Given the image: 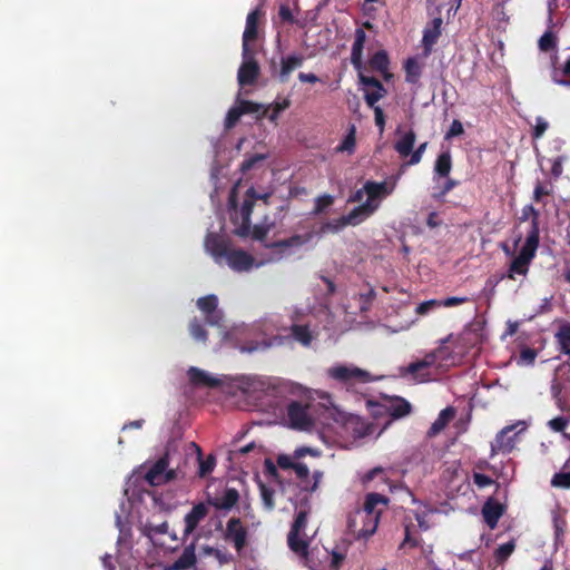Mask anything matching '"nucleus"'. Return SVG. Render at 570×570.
Masks as SVG:
<instances>
[{"label": "nucleus", "instance_id": "nucleus-1", "mask_svg": "<svg viewBox=\"0 0 570 570\" xmlns=\"http://www.w3.org/2000/svg\"><path fill=\"white\" fill-rule=\"evenodd\" d=\"M269 197L271 194H258L254 187H249L245 193L244 202L238 210L236 190L235 188L232 190L228 204L230 207V220L236 226L234 229L235 235L239 237H247L250 227V215L253 213L255 202L257 199H262L267 205Z\"/></svg>", "mask_w": 570, "mask_h": 570}, {"label": "nucleus", "instance_id": "nucleus-2", "mask_svg": "<svg viewBox=\"0 0 570 570\" xmlns=\"http://www.w3.org/2000/svg\"><path fill=\"white\" fill-rule=\"evenodd\" d=\"M289 336L276 335L267 340L262 341H248L239 346V351L243 353H254L266 351L272 346L283 345L291 337L298 342L303 346H309L313 341L312 332L308 325L293 324L289 327Z\"/></svg>", "mask_w": 570, "mask_h": 570}, {"label": "nucleus", "instance_id": "nucleus-3", "mask_svg": "<svg viewBox=\"0 0 570 570\" xmlns=\"http://www.w3.org/2000/svg\"><path fill=\"white\" fill-rule=\"evenodd\" d=\"M540 238L534 236H525L519 254L511 261L505 277L515 281L517 276H527L530 265L535 257L539 248Z\"/></svg>", "mask_w": 570, "mask_h": 570}, {"label": "nucleus", "instance_id": "nucleus-4", "mask_svg": "<svg viewBox=\"0 0 570 570\" xmlns=\"http://www.w3.org/2000/svg\"><path fill=\"white\" fill-rule=\"evenodd\" d=\"M307 525V512L301 510L291 527V530L287 535V543L289 549L299 557L306 558L308 554V546L309 542L303 538H301V533L305 530Z\"/></svg>", "mask_w": 570, "mask_h": 570}, {"label": "nucleus", "instance_id": "nucleus-5", "mask_svg": "<svg viewBox=\"0 0 570 570\" xmlns=\"http://www.w3.org/2000/svg\"><path fill=\"white\" fill-rule=\"evenodd\" d=\"M288 426L298 431H308L314 426V420L309 414V405L299 401H291L286 405Z\"/></svg>", "mask_w": 570, "mask_h": 570}, {"label": "nucleus", "instance_id": "nucleus-6", "mask_svg": "<svg viewBox=\"0 0 570 570\" xmlns=\"http://www.w3.org/2000/svg\"><path fill=\"white\" fill-rule=\"evenodd\" d=\"M304 61V55L296 52L283 56L279 61V67L276 61L272 59L269 62L271 75L279 82L286 83L289 80L292 72L302 67Z\"/></svg>", "mask_w": 570, "mask_h": 570}, {"label": "nucleus", "instance_id": "nucleus-7", "mask_svg": "<svg viewBox=\"0 0 570 570\" xmlns=\"http://www.w3.org/2000/svg\"><path fill=\"white\" fill-rule=\"evenodd\" d=\"M169 454L166 452L147 471L145 479L150 485H160L178 478L175 469H168Z\"/></svg>", "mask_w": 570, "mask_h": 570}, {"label": "nucleus", "instance_id": "nucleus-8", "mask_svg": "<svg viewBox=\"0 0 570 570\" xmlns=\"http://www.w3.org/2000/svg\"><path fill=\"white\" fill-rule=\"evenodd\" d=\"M224 539L233 544L238 556H242L248 543V531L239 518L233 517L227 521Z\"/></svg>", "mask_w": 570, "mask_h": 570}, {"label": "nucleus", "instance_id": "nucleus-9", "mask_svg": "<svg viewBox=\"0 0 570 570\" xmlns=\"http://www.w3.org/2000/svg\"><path fill=\"white\" fill-rule=\"evenodd\" d=\"M313 238V233L308 232L305 234H295L286 239H281L276 242L264 243V247L271 249L273 254H275L278 258L284 256H288L293 253L294 248H299L311 242Z\"/></svg>", "mask_w": 570, "mask_h": 570}, {"label": "nucleus", "instance_id": "nucleus-10", "mask_svg": "<svg viewBox=\"0 0 570 570\" xmlns=\"http://www.w3.org/2000/svg\"><path fill=\"white\" fill-rule=\"evenodd\" d=\"M400 176L401 174L391 176L389 180L381 183L372 180L366 181L363 189L367 195V202L371 204L372 200L391 195L396 187Z\"/></svg>", "mask_w": 570, "mask_h": 570}, {"label": "nucleus", "instance_id": "nucleus-11", "mask_svg": "<svg viewBox=\"0 0 570 570\" xmlns=\"http://www.w3.org/2000/svg\"><path fill=\"white\" fill-rule=\"evenodd\" d=\"M243 58L244 61L237 73V80L242 87L254 85L259 76V65L254 57L249 56L248 52L246 57L243 56Z\"/></svg>", "mask_w": 570, "mask_h": 570}, {"label": "nucleus", "instance_id": "nucleus-12", "mask_svg": "<svg viewBox=\"0 0 570 570\" xmlns=\"http://www.w3.org/2000/svg\"><path fill=\"white\" fill-rule=\"evenodd\" d=\"M381 407L394 420L405 417L412 412L411 403L401 396L384 399Z\"/></svg>", "mask_w": 570, "mask_h": 570}, {"label": "nucleus", "instance_id": "nucleus-13", "mask_svg": "<svg viewBox=\"0 0 570 570\" xmlns=\"http://www.w3.org/2000/svg\"><path fill=\"white\" fill-rule=\"evenodd\" d=\"M197 307L205 314L206 322L210 325H219L223 318L222 312L218 311V299L216 295L210 294L198 298Z\"/></svg>", "mask_w": 570, "mask_h": 570}, {"label": "nucleus", "instance_id": "nucleus-14", "mask_svg": "<svg viewBox=\"0 0 570 570\" xmlns=\"http://www.w3.org/2000/svg\"><path fill=\"white\" fill-rule=\"evenodd\" d=\"M333 379L347 383L351 381L367 382L370 374L358 367L336 366L330 370Z\"/></svg>", "mask_w": 570, "mask_h": 570}, {"label": "nucleus", "instance_id": "nucleus-15", "mask_svg": "<svg viewBox=\"0 0 570 570\" xmlns=\"http://www.w3.org/2000/svg\"><path fill=\"white\" fill-rule=\"evenodd\" d=\"M389 499L380 493L372 492L365 497L363 511L361 517H381L384 508L387 507Z\"/></svg>", "mask_w": 570, "mask_h": 570}, {"label": "nucleus", "instance_id": "nucleus-16", "mask_svg": "<svg viewBox=\"0 0 570 570\" xmlns=\"http://www.w3.org/2000/svg\"><path fill=\"white\" fill-rule=\"evenodd\" d=\"M225 262L235 272H246L253 267L254 257L243 249L232 248Z\"/></svg>", "mask_w": 570, "mask_h": 570}, {"label": "nucleus", "instance_id": "nucleus-17", "mask_svg": "<svg viewBox=\"0 0 570 570\" xmlns=\"http://www.w3.org/2000/svg\"><path fill=\"white\" fill-rule=\"evenodd\" d=\"M262 14V11L257 8L250 11L246 18V27L243 33V56L249 51L248 43L250 41L256 40L258 35V19Z\"/></svg>", "mask_w": 570, "mask_h": 570}, {"label": "nucleus", "instance_id": "nucleus-18", "mask_svg": "<svg viewBox=\"0 0 570 570\" xmlns=\"http://www.w3.org/2000/svg\"><path fill=\"white\" fill-rule=\"evenodd\" d=\"M505 512V507L490 498L482 507V517L487 525L493 530L497 528L500 518Z\"/></svg>", "mask_w": 570, "mask_h": 570}, {"label": "nucleus", "instance_id": "nucleus-19", "mask_svg": "<svg viewBox=\"0 0 570 570\" xmlns=\"http://www.w3.org/2000/svg\"><path fill=\"white\" fill-rule=\"evenodd\" d=\"M435 355L433 353L425 355L423 360L412 362L407 365L404 373L413 375L415 379L425 382L430 380L429 368L435 363Z\"/></svg>", "mask_w": 570, "mask_h": 570}, {"label": "nucleus", "instance_id": "nucleus-20", "mask_svg": "<svg viewBox=\"0 0 570 570\" xmlns=\"http://www.w3.org/2000/svg\"><path fill=\"white\" fill-rule=\"evenodd\" d=\"M208 513L207 505L203 502L193 507V509L185 515V529L183 533V539L191 534L195 529L198 527L199 522L205 519Z\"/></svg>", "mask_w": 570, "mask_h": 570}, {"label": "nucleus", "instance_id": "nucleus-21", "mask_svg": "<svg viewBox=\"0 0 570 570\" xmlns=\"http://www.w3.org/2000/svg\"><path fill=\"white\" fill-rule=\"evenodd\" d=\"M207 250L214 257L215 262L222 264L226 259L232 248L228 243L219 238L217 235L209 234L205 242Z\"/></svg>", "mask_w": 570, "mask_h": 570}, {"label": "nucleus", "instance_id": "nucleus-22", "mask_svg": "<svg viewBox=\"0 0 570 570\" xmlns=\"http://www.w3.org/2000/svg\"><path fill=\"white\" fill-rule=\"evenodd\" d=\"M442 23V18L436 17L425 27L422 38L425 56L431 53L432 47L438 42V39L441 36Z\"/></svg>", "mask_w": 570, "mask_h": 570}, {"label": "nucleus", "instance_id": "nucleus-23", "mask_svg": "<svg viewBox=\"0 0 570 570\" xmlns=\"http://www.w3.org/2000/svg\"><path fill=\"white\" fill-rule=\"evenodd\" d=\"M366 41V33L362 28H357L354 33V42L351 52V63L355 70L363 69V50Z\"/></svg>", "mask_w": 570, "mask_h": 570}, {"label": "nucleus", "instance_id": "nucleus-24", "mask_svg": "<svg viewBox=\"0 0 570 570\" xmlns=\"http://www.w3.org/2000/svg\"><path fill=\"white\" fill-rule=\"evenodd\" d=\"M239 500V493L234 488H228L222 497L208 498L207 504L217 510H230Z\"/></svg>", "mask_w": 570, "mask_h": 570}, {"label": "nucleus", "instance_id": "nucleus-25", "mask_svg": "<svg viewBox=\"0 0 570 570\" xmlns=\"http://www.w3.org/2000/svg\"><path fill=\"white\" fill-rule=\"evenodd\" d=\"M539 217L540 213L532 205H525L521 210V216L519 217L520 222H525L528 219L531 220L530 229L527 233V236H534V238H540V229H539Z\"/></svg>", "mask_w": 570, "mask_h": 570}, {"label": "nucleus", "instance_id": "nucleus-26", "mask_svg": "<svg viewBox=\"0 0 570 570\" xmlns=\"http://www.w3.org/2000/svg\"><path fill=\"white\" fill-rule=\"evenodd\" d=\"M188 379L195 386L215 387L219 385V380L209 376L205 371L191 366L188 372Z\"/></svg>", "mask_w": 570, "mask_h": 570}, {"label": "nucleus", "instance_id": "nucleus-27", "mask_svg": "<svg viewBox=\"0 0 570 570\" xmlns=\"http://www.w3.org/2000/svg\"><path fill=\"white\" fill-rule=\"evenodd\" d=\"M196 563L195 543L186 546L180 557L173 563V570H187Z\"/></svg>", "mask_w": 570, "mask_h": 570}, {"label": "nucleus", "instance_id": "nucleus-28", "mask_svg": "<svg viewBox=\"0 0 570 570\" xmlns=\"http://www.w3.org/2000/svg\"><path fill=\"white\" fill-rule=\"evenodd\" d=\"M375 209H376V206H372L368 202H366V203L355 207L347 215H344V216L350 225L355 226V225L362 223Z\"/></svg>", "mask_w": 570, "mask_h": 570}, {"label": "nucleus", "instance_id": "nucleus-29", "mask_svg": "<svg viewBox=\"0 0 570 570\" xmlns=\"http://www.w3.org/2000/svg\"><path fill=\"white\" fill-rule=\"evenodd\" d=\"M415 140V132L413 130H410L394 144V149L399 153L401 157H407L412 153Z\"/></svg>", "mask_w": 570, "mask_h": 570}, {"label": "nucleus", "instance_id": "nucleus-30", "mask_svg": "<svg viewBox=\"0 0 570 570\" xmlns=\"http://www.w3.org/2000/svg\"><path fill=\"white\" fill-rule=\"evenodd\" d=\"M191 445L197 451V459H198V463H199L198 475L200 478H205L206 475L212 473V471L214 470V468L216 465V458L213 454H209L206 459H203L200 448L196 443H191Z\"/></svg>", "mask_w": 570, "mask_h": 570}, {"label": "nucleus", "instance_id": "nucleus-31", "mask_svg": "<svg viewBox=\"0 0 570 570\" xmlns=\"http://www.w3.org/2000/svg\"><path fill=\"white\" fill-rule=\"evenodd\" d=\"M404 70H405V80L407 82L413 83V85L419 82L421 75H422V68L416 58H414V57L409 58L405 61Z\"/></svg>", "mask_w": 570, "mask_h": 570}, {"label": "nucleus", "instance_id": "nucleus-32", "mask_svg": "<svg viewBox=\"0 0 570 570\" xmlns=\"http://www.w3.org/2000/svg\"><path fill=\"white\" fill-rule=\"evenodd\" d=\"M291 105L289 99L283 101H275L273 105L264 107L262 115L258 118L266 117L269 121L275 122L282 111L287 109Z\"/></svg>", "mask_w": 570, "mask_h": 570}, {"label": "nucleus", "instance_id": "nucleus-33", "mask_svg": "<svg viewBox=\"0 0 570 570\" xmlns=\"http://www.w3.org/2000/svg\"><path fill=\"white\" fill-rule=\"evenodd\" d=\"M451 169H452L451 153L449 150H445L438 156V158L435 160V165H434V171L440 177H448Z\"/></svg>", "mask_w": 570, "mask_h": 570}, {"label": "nucleus", "instance_id": "nucleus-34", "mask_svg": "<svg viewBox=\"0 0 570 570\" xmlns=\"http://www.w3.org/2000/svg\"><path fill=\"white\" fill-rule=\"evenodd\" d=\"M454 416H455L454 407L448 406V407L443 409L440 412L438 419L433 422V424L431 426L432 433H438V432L442 431L448 425V423L454 419Z\"/></svg>", "mask_w": 570, "mask_h": 570}, {"label": "nucleus", "instance_id": "nucleus-35", "mask_svg": "<svg viewBox=\"0 0 570 570\" xmlns=\"http://www.w3.org/2000/svg\"><path fill=\"white\" fill-rule=\"evenodd\" d=\"M203 551L217 560L219 564H228L234 562V556L226 548L219 549L206 546L203 548Z\"/></svg>", "mask_w": 570, "mask_h": 570}, {"label": "nucleus", "instance_id": "nucleus-36", "mask_svg": "<svg viewBox=\"0 0 570 570\" xmlns=\"http://www.w3.org/2000/svg\"><path fill=\"white\" fill-rule=\"evenodd\" d=\"M556 340L563 354H570V323H563L556 333Z\"/></svg>", "mask_w": 570, "mask_h": 570}, {"label": "nucleus", "instance_id": "nucleus-37", "mask_svg": "<svg viewBox=\"0 0 570 570\" xmlns=\"http://www.w3.org/2000/svg\"><path fill=\"white\" fill-rule=\"evenodd\" d=\"M370 67L377 71L384 72L390 67V58L385 50L376 51L370 59Z\"/></svg>", "mask_w": 570, "mask_h": 570}, {"label": "nucleus", "instance_id": "nucleus-38", "mask_svg": "<svg viewBox=\"0 0 570 570\" xmlns=\"http://www.w3.org/2000/svg\"><path fill=\"white\" fill-rule=\"evenodd\" d=\"M356 146V128L352 125L342 142L336 147V151L353 154Z\"/></svg>", "mask_w": 570, "mask_h": 570}, {"label": "nucleus", "instance_id": "nucleus-39", "mask_svg": "<svg viewBox=\"0 0 570 570\" xmlns=\"http://www.w3.org/2000/svg\"><path fill=\"white\" fill-rule=\"evenodd\" d=\"M515 539H511L509 542L503 543L494 551V559L498 564L504 563L515 550Z\"/></svg>", "mask_w": 570, "mask_h": 570}, {"label": "nucleus", "instance_id": "nucleus-40", "mask_svg": "<svg viewBox=\"0 0 570 570\" xmlns=\"http://www.w3.org/2000/svg\"><path fill=\"white\" fill-rule=\"evenodd\" d=\"M352 426L353 436L356 439H363L373 432L371 424L365 423L358 419L348 422L347 428Z\"/></svg>", "mask_w": 570, "mask_h": 570}, {"label": "nucleus", "instance_id": "nucleus-41", "mask_svg": "<svg viewBox=\"0 0 570 570\" xmlns=\"http://www.w3.org/2000/svg\"><path fill=\"white\" fill-rule=\"evenodd\" d=\"M362 519L364 525L362 529H360L357 537L366 539L375 533L380 517H362Z\"/></svg>", "mask_w": 570, "mask_h": 570}, {"label": "nucleus", "instance_id": "nucleus-42", "mask_svg": "<svg viewBox=\"0 0 570 570\" xmlns=\"http://www.w3.org/2000/svg\"><path fill=\"white\" fill-rule=\"evenodd\" d=\"M189 333L193 336L194 340L198 342L205 343L207 341V331L205 330L203 323L197 317H194L189 322Z\"/></svg>", "mask_w": 570, "mask_h": 570}, {"label": "nucleus", "instance_id": "nucleus-43", "mask_svg": "<svg viewBox=\"0 0 570 570\" xmlns=\"http://www.w3.org/2000/svg\"><path fill=\"white\" fill-rule=\"evenodd\" d=\"M273 227L274 223H264L255 225L253 229L249 227V234L247 236L250 235L253 239L264 242Z\"/></svg>", "mask_w": 570, "mask_h": 570}, {"label": "nucleus", "instance_id": "nucleus-44", "mask_svg": "<svg viewBox=\"0 0 570 570\" xmlns=\"http://www.w3.org/2000/svg\"><path fill=\"white\" fill-rule=\"evenodd\" d=\"M557 46V39L553 32L546 31L539 39V48L541 51L549 52Z\"/></svg>", "mask_w": 570, "mask_h": 570}, {"label": "nucleus", "instance_id": "nucleus-45", "mask_svg": "<svg viewBox=\"0 0 570 570\" xmlns=\"http://www.w3.org/2000/svg\"><path fill=\"white\" fill-rule=\"evenodd\" d=\"M347 225H350V224L347 223L345 216H341L337 219L325 223L322 226V232L323 233H326V232L337 233L338 230L343 229Z\"/></svg>", "mask_w": 570, "mask_h": 570}, {"label": "nucleus", "instance_id": "nucleus-46", "mask_svg": "<svg viewBox=\"0 0 570 570\" xmlns=\"http://www.w3.org/2000/svg\"><path fill=\"white\" fill-rule=\"evenodd\" d=\"M551 485L554 488L570 489V471L556 473L552 476Z\"/></svg>", "mask_w": 570, "mask_h": 570}, {"label": "nucleus", "instance_id": "nucleus-47", "mask_svg": "<svg viewBox=\"0 0 570 570\" xmlns=\"http://www.w3.org/2000/svg\"><path fill=\"white\" fill-rule=\"evenodd\" d=\"M261 497L266 510L272 511L275 507L274 503V490L266 487L265 484H261Z\"/></svg>", "mask_w": 570, "mask_h": 570}, {"label": "nucleus", "instance_id": "nucleus-48", "mask_svg": "<svg viewBox=\"0 0 570 570\" xmlns=\"http://www.w3.org/2000/svg\"><path fill=\"white\" fill-rule=\"evenodd\" d=\"M428 147V142L421 144L415 150L412 149L410 159L402 165V169L406 166H414L422 160L423 154Z\"/></svg>", "mask_w": 570, "mask_h": 570}, {"label": "nucleus", "instance_id": "nucleus-49", "mask_svg": "<svg viewBox=\"0 0 570 570\" xmlns=\"http://www.w3.org/2000/svg\"><path fill=\"white\" fill-rule=\"evenodd\" d=\"M242 116L239 106L232 107L226 115L225 127L227 129L235 127Z\"/></svg>", "mask_w": 570, "mask_h": 570}, {"label": "nucleus", "instance_id": "nucleus-50", "mask_svg": "<svg viewBox=\"0 0 570 570\" xmlns=\"http://www.w3.org/2000/svg\"><path fill=\"white\" fill-rule=\"evenodd\" d=\"M386 95V89L383 87V90L375 89L374 91H366L364 95V99L366 105L370 108L377 107L376 102L382 99Z\"/></svg>", "mask_w": 570, "mask_h": 570}, {"label": "nucleus", "instance_id": "nucleus-51", "mask_svg": "<svg viewBox=\"0 0 570 570\" xmlns=\"http://www.w3.org/2000/svg\"><path fill=\"white\" fill-rule=\"evenodd\" d=\"M554 80L562 85H570V57L567 59L563 68L554 71Z\"/></svg>", "mask_w": 570, "mask_h": 570}, {"label": "nucleus", "instance_id": "nucleus-52", "mask_svg": "<svg viewBox=\"0 0 570 570\" xmlns=\"http://www.w3.org/2000/svg\"><path fill=\"white\" fill-rule=\"evenodd\" d=\"M549 128V122L543 117H537L535 124L532 128V138L540 139Z\"/></svg>", "mask_w": 570, "mask_h": 570}, {"label": "nucleus", "instance_id": "nucleus-53", "mask_svg": "<svg viewBox=\"0 0 570 570\" xmlns=\"http://www.w3.org/2000/svg\"><path fill=\"white\" fill-rule=\"evenodd\" d=\"M238 106H239L243 115L256 114V112H259L261 110L262 111L264 110L263 105L250 101V100H240Z\"/></svg>", "mask_w": 570, "mask_h": 570}, {"label": "nucleus", "instance_id": "nucleus-54", "mask_svg": "<svg viewBox=\"0 0 570 570\" xmlns=\"http://www.w3.org/2000/svg\"><path fill=\"white\" fill-rule=\"evenodd\" d=\"M333 197L331 195H323L316 198L315 200V207L313 213L314 214H321L323 213L327 207H330L333 204Z\"/></svg>", "mask_w": 570, "mask_h": 570}, {"label": "nucleus", "instance_id": "nucleus-55", "mask_svg": "<svg viewBox=\"0 0 570 570\" xmlns=\"http://www.w3.org/2000/svg\"><path fill=\"white\" fill-rule=\"evenodd\" d=\"M358 71V79H360V82L366 87H373L374 89H379V90H383V85L382 82L376 79L375 77H370V76H365L362 70H357Z\"/></svg>", "mask_w": 570, "mask_h": 570}, {"label": "nucleus", "instance_id": "nucleus-56", "mask_svg": "<svg viewBox=\"0 0 570 570\" xmlns=\"http://www.w3.org/2000/svg\"><path fill=\"white\" fill-rule=\"evenodd\" d=\"M463 132H464V128H463L462 122L459 119H454L452 121L450 128L445 132L444 138L446 140H449V139H452L454 137H458V136L462 135Z\"/></svg>", "mask_w": 570, "mask_h": 570}, {"label": "nucleus", "instance_id": "nucleus-57", "mask_svg": "<svg viewBox=\"0 0 570 570\" xmlns=\"http://www.w3.org/2000/svg\"><path fill=\"white\" fill-rule=\"evenodd\" d=\"M435 307H441V304H440V301L439 299H429V301H425V302H422L417 305L415 312L419 314V315H425L428 314L431 309L435 308Z\"/></svg>", "mask_w": 570, "mask_h": 570}, {"label": "nucleus", "instance_id": "nucleus-58", "mask_svg": "<svg viewBox=\"0 0 570 570\" xmlns=\"http://www.w3.org/2000/svg\"><path fill=\"white\" fill-rule=\"evenodd\" d=\"M434 511H435L434 509H429L428 511H422V512L421 511H415L414 512V518L417 521L419 528L422 531H426V530L430 529V524H429L426 518H428L429 513H432Z\"/></svg>", "mask_w": 570, "mask_h": 570}, {"label": "nucleus", "instance_id": "nucleus-59", "mask_svg": "<svg viewBox=\"0 0 570 570\" xmlns=\"http://www.w3.org/2000/svg\"><path fill=\"white\" fill-rule=\"evenodd\" d=\"M169 525L166 521L159 524H147L146 534L151 537L153 534H165L168 532Z\"/></svg>", "mask_w": 570, "mask_h": 570}, {"label": "nucleus", "instance_id": "nucleus-60", "mask_svg": "<svg viewBox=\"0 0 570 570\" xmlns=\"http://www.w3.org/2000/svg\"><path fill=\"white\" fill-rule=\"evenodd\" d=\"M375 291L374 288L370 287L365 293L360 294V302L362 304L361 309L367 311L368 305L372 304L373 299L375 298Z\"/></svg>", "mask_w": 570, "mask_h": 570}, {"label": "nucleus", "instance_id": "nucleus-61", "mask_svg": "<svg viewBox=\"0 0 570 570\" xmlns=\"http://www.w3.org/2000/svg\"><path fill=\"white\" fill-rule=\"evenodd\" d=\"M537 355L538 352L534 348L523 347L520 352V360L523 363L531 365L534 363Z\"/></svg>", "mask_w": 570, "mask_h": 570}, {"label": "nucleus", "instance_id": "nucleus-62", "mask_svg": "<svg viewBox=\"0 0 570 570\" xmlns=\"http://www.w3.org/2000/svg\"><path fill=\"white\" fill-rule=\"evenodd\" d=\"M322 478H323L322 471H314L313 472V482H309L307 480L306 484L303 487V489L307 492H315L318 489Z\"/></svg>", "mask_w": 570, "mask_h": 570}, {"label": "nucleus", "instance_id": "nucleus-63", "mask_svg": "<svg viewBox=\"0 0 570 570\" xmlns=\"http://www.w3.org/2000/svg\"><path fill=\"white\" fill-rule=\"evenodd\" d=\"M569 423V420L563 416H557L549 421L548 425L554 432H563Z\"/></svg>", "mask_w": 570, "mask_h": 570}, {"label": "nucleus", "instance_id": "nucleus-64", "mask_svg": "<svg viewBox=\"0 0 570 570\" xmlns=\"http://www.w3.org/2000/svg\"><path fill=\"white\" fill-rule=\"evenodd\" d=\"M296 473V476L302 481H307L309 475V470L305 463L295 462L293 469Z\"/></svg>", "mask_w": 570, "mask_h": 570}]
</instances>
